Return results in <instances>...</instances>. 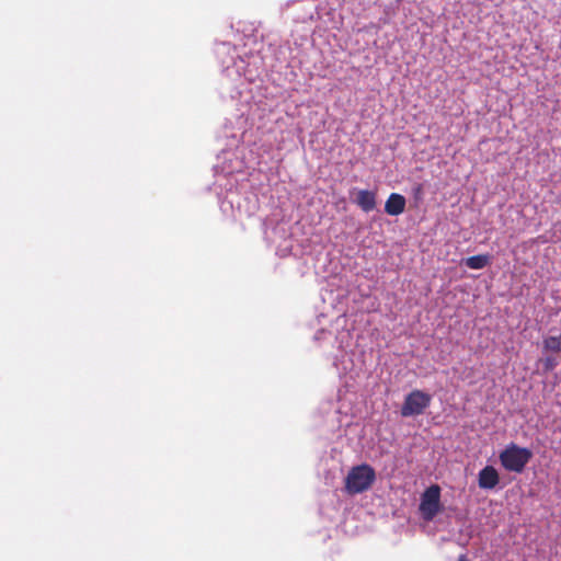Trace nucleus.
<instances>
[{
  "instance_id": "nucleus-5",
  "label": "nucleus",
  "mask_w": 561,
  "mask_h": 561,
  "mask_svg": "<svg viewBox=\"0 0 561 561\" xmlns=\"http://www.w3.org/2000/svg\"><path fill=\"white\" fill-rule=\"evenodd\" d=\"M500 482L497 470L493 466H485L479 471L478 485L483 490H492Z\"/></svg>"
},
{
  "instance_id": "nucleus-2",
  "label": "nucleus",
  "mask_w": 561,
  "mask_h": 561,
  "mask_svg": "<svg viewBox=\"0 0 561 561\" xmlns=\"http://www.w3.org/2000/svg\"><path fill=\"white\" fill-rule=\"evenodd\" d=\"M376 479L375 470L368 465L353 467L345 478L348 494H358L368 490Z\"/></svg>"
},
{
  "instance_id": "nucleus-11",
  "label": "nucleus",
  "mask_w": 561,
  "mask_h": 561,
  "mask_svg": "<svg viewBox=\"0 0 561 561\" xmlns=\"http://www.w3.org/2000/svg\"><path fill=\"white\" fill-rule=\"evenodd\" d=\"M457 561H470L466 554H460Z\"/></svg>"
},
{
  "instance_id": "nucleus-3",
  "label": "nucleus",
  "mask_w": 561,
  "mask_h": 561,
  "mask_svg": "<svg viewBox=\"0 0 561 561\" xmlns=\"http://www.w3.org/2000/svg\"><path fill=\"white\" fill-rule=\"evenodd\" d=\"M420 512L424 520L431 522L440 512V488L428 486L421 496Z\"/></svg>"
},
{
  "instance_id": "nucleus-4",
  "label": "nucleus",
  "mask_w": 561,
  "mask_h": 561,
  "mask_svg": "<svg viewBox=\"0 0 561 561\" xmlns=\"http://www.w3.org/2000/svg\"><path fill=\"white\" fill-rule=\"evenodd\" d=\"M431 396L421 391L413 390L410 392L402 404L401 415L404 417L420 415L431 403Z\"/></svg>"
},
{
  "instance_id": "nucleus-7",
  "label": "nucleus",
  "mask_w": 561,
  "mask_h": 561,
  "mask_svg": "<svg viewBox=\"0 0 561 561\" xmlns=\"http://www.w3.org/2000/svg\"><path fill=\"white\" fill-rule=\"evenodd\" d=\"M357 206L365 213H369L376 207V193L368 190H360L356 197Z\"/></svg>"
},
{
  "instance_id": "nucleus-1",
  "label": "nucleus",
  "mask_w": 561,
  "mask_h": 561,
  "mask_svg": "<svg viewBox=\"0 0 561 561\" xmlns=\"http://www.w3.org/2000/svg\"><path fill=\"white\" fill-rule=\"evenodd\" d=\"M499 458L504 469L520 473L533 458V453L526 447L511 443L500 453Z\"/></svg>"
},
{
  "instance_id": "nucleus-6",
  "label": "nucleus",
  "mask_w": 561,
  "mask_h": 561,
  "mask_svg": "<svg viewBox=\"0 0 561 561\" xmlns=\"http://www.w3.org/2000/svg\"><path fill=\"white\" fill-rule=\"evenodd\" d=\"M407 205V199L399 193H391L385 203V211L390 216L401 215Z\"/></svg>"
},
{
  "instance_id": "nucleus-10",
  "label": "nucleus",
  "mask_w": 561,
  "mask_h": 561,
  "mask_svg": "<svg viewBox=\"0 0 561 561\" xmlns=\"http://www.w3.org/2000/svg\"><path fill=\"white\" fill-rule=\"evenodd\" d=\"M557 366V362L553 357H546L543 359V367L546 371L552 370Z\"/></svg>"
},
{
  "instance_id": "nucleus-9",
  "label": "nucleus",
  "mask_w": 561,
  "mask_h": 561,
  "mask_svg": "<svg viewBox=\"0 0 561 561\" xmlns=\"http://www.w3.org/2000/svg\"><path fill=\"white\" fill-rule=\"evenodd\" d=\"M543 348L547 351L559 352L561 350V335L549 336L543 340Z\"/></svg>"
},
{
  "instance_id": "nucleus-8",
  "label": "nucleus",
  "mask_w": 561,
  "mask_h": 561,
  "mask_svg": "<svg viewBox=\"0 0 561 561\" xmlns=\"http://www.w3.org/2000/svg\"><path fill=\"white\" fill-rule=\"evenodd\" d=\"M489 263L490 256L488 254H478L466 260V265L472 270L484 268Z\"/></svg>"
}]
</instances>
